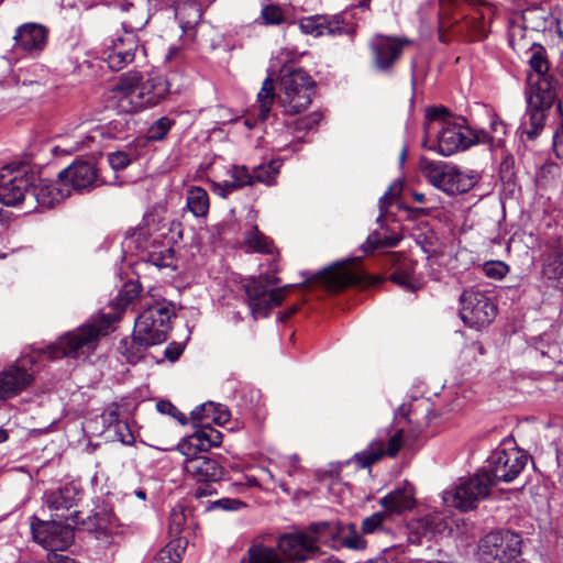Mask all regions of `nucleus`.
<instances>
[{"label": "nucleus", "mask_w": 563, "mask_h": 563, "mask_svg": "<svg viewBox=\"0 0 563 563\" xmlns=\"http://www.w3.org/2000/svg\"><path fill=\"white\" fill-rule=\"evenodd\" d=\"M529 66L527 111L522 125L528 137L533 139L543 128L548 110L563 91V77L549 71L545 49L536 43L531 47Z\"/></svg>", "instance_id": "1"}, {"label": "nucleus", "mask_w": 563, "mask_h": 563, "mask_svg": "<svg viewBox=\"0 0 563 563\" xmlns=\"http://www.w3.org/2000/svg\"><path fill=\"white\" fill-rule=\"evenodd\" d=\"M439 40L449 42L455 36L467 41H481L489 32L495 8L486 0H439Z\"/></svg>", "instance_id": "2"}, {"label": "nucleus", "mask_w": 563, "mask_h": 563, "mask_svg": "<svg viewBox=\"0 0 563 563\" xmlns=\"http://www.w3.org/2000/svg\"><path fill=\"white\" fill-rule=\"evenodd\" d=\"M169 91L164 76L152 73L143 80L139 71L123 74L110 91L111 107L121 113H136L158 104Z\"/></svg>", "instance_id": "3"}, {"label": "nucleus", "mask_w": 563, "mask_h": 563, "mask_svg": "<svg viewBox=\"0 0 563 563\" xmlns=\"http://www.w3.org/2000/svg\"><path fill=\"white\" fill-rule=\"evenodd\" d=\"M174 317V306L166 300L146 303L135 320L132 340L122 342L126 361L135 364L144 356L148 346L165 342Z\"/></svg>", "instance_id": "4"}, {"label": "nucleus", "mask_w": 563, "mask_h": 563, "mask_svg": "<svg viewBox=\"0 0 563 563\" xmlns=\"http://www.w3.org/2000/svg\"><path fill=\"white\" fill-rule=\"evenodd\" d=\"M428 123L424 129L429 133L438 125L437 146L434 150L442 156H450L456 152L467 150L478 141L485 140L482 130H473L466 125L464 118H457L444 107H432L427 110Z\"/></svg>", "instance_id": "5"}, {"label": "nucleus", "mask_w": 563, "mask_h": 563, "mask_svg": "<svg viewBox=\"0 0 563 563\" xmlns=\"http://www.w3.org/2000/svg\"><path fill=\"white\" fill-rule=\"evenodd\" d=\"M114 320L112 314H101L65 333L57 342L48 345L45 352L49 358H77L90 354L96 350L99 339L109 333Z\"/></svg>", "instance_id": "6"}, {"label": "nucleus", "mask_w": 563, "mask_h": 563, "mask_svg": "<svg viewBox=\"0 0 563 563\" xmlns=\"http://www.w3.org/2000/svg\"><path fill=\"white\" fill-rule=\"evenodd\" d=\"M279 90V101L285 111L296 114L311 103L314 81L302 68L284 65L280 69Z\"/></svg>", "instance_id": "7"}, {"label": "nucleus", "mask_w": 563, "mask_h": 563, "mask_svg": "<svg viewBox=\"0 0 563 563\" xmlns=\"http://www.w3.org/2000/svg\"><path fill=\"white\" fill-rule=\"evenodd\" d=\"M528 463V455L517 448L512 438H506L487 459V470L492 485L510 483L519 476Z\"/></svg>", "instance_id": "8"}, {"label": "nucleus", "mask_w": 563, "mask_h": 563, "mask_svg": "<svg viewBox=\"0 0 563 563\" xmlns=\"http://www.w3.org/2000/svg\"><path fill=\"white\" fill-rule=\"evenodd\" d=\"M421 170L433 187L449 195L466 192L478 180L476 172L462 173L456 166L441 161L422 162Z\"/></svg>", "instance_id": "9"}, {"label": "nucleus", "mask_w": 563, "mask_h": 563, "mask_svg": "<svg viewBox=\"0 0 563 563\" xmlns=\"http://www.w3.org/2000/svg\"><path fill=\"white\" fill-rule=\"evenodd\" d=\"M492 487L489 475L485 472H478L471 477L461 478L459 484L444 490L442 499L446 506L461 511H468L476 508L479 501L489 496Z\"/></svg>", "instance_id": "10"}, {"label": "nucleus", "mask_w": 563, "mask_h": 563, "mask_svg": "<svg viewBox=\"0 0 563 563\" xmlns=\"http://www.w3.org/2000/svg\"><path fill=\"white\" fill-rule=\"evenodd\" d=\"M521 542L516 532L493 531L481 540L478 555L485 563H519Z\"/></svg>", "instance_id": "11"}, {"label": "nucleus", "mask_w": 563, "mask_h": 563, "mask_svg": "<svg viewBox=\"0 0 563 563\" xmlns=\"http://www.w3.org/2000/svg\"><path fill=\"white\" fill-rule=\"evenodd\" d=\"M459 314L466 327L481 330L494 321L497 306L485 292L470 288L460 296Z\"/></svg>", "instance_id": "12"}, {"label": "nucleus", "mask_w": 563, "mask_h": 563, "mask_svg": "<svg viewBox=\"0 0 563 563\" xmlns=\"http://www.w3.org/2000/svg\"><path fill=\"white\" fill-rule=\"evenodd\" d=\"M278 283L279 278L271 277L268 274H265L261 275L260 279L252 280L246 285L247 303L254 320L260 317H267L271 309L283 302L285 291L294 287V285H287L274 289L268 288Z\"/></svg>", "instance_id": "13"}, {"label": "nucleus", "mask_w": 563, "mask_h": 563, "mask_svg": "<svg viewBox=\"0 0 563 563\" xmlns=\"http://www.w3.org/2000/svg\"><path fill=\"white\" fill-rule=\"evenodd\" d=\"M34 173H29L26 166H4L0 169V202L8 207H20L26 211V195H29Z\"/></svg>", "instance_id": "14"}, {"label": "nucleus", "mask_w": 563, "mask_h": 563, "mask_svg": "<svg viewBox=\"0 0 563 563\" xmlns=\"http://www.w3.org/2000/svg\"><path fill=\"white\" fill-rule=\"evenodd\" d=\"M81 498L80 486L74 482L48 489L44 494V504L52 517L71 520L73 523H84L80 512L73 510Z\"/></svg>", "instance_id": "15"}, {"label": "nucleus", "mask_w": 563, "mask_h": 563, "mask_svg": "<svg viewBox=\"0 0 563 563\" xmlns=\"http://www.w3.org/2000/svg\"><path fill=\"white\" fill-rule=\"evenodd\" d=\"M31 531L34 540L49 552L65 551L74 542V530L69 523L56 520L43 521L32 517Z\"/></svg>", "instance_id": "16"}, {"label": "nucleus", "mask_w": 563, "mask_h": 563, "mask_svg": "<svg viewBox=\"0 0 563 563\" xmlns=\"http://www.w3.org/2000/svg\"><path fill=\"white\" fill-rule=\"evenodd\" d=\"M140 40L133 31H123L104 43L103 59L109 68L119 71L132 63L140 47Z\"/></svg>", "instance_id": "17"}, {"label": "nucleus", "mask_w": 563, "mask_h": 563, "mask_svg": "<svg viewBox=\"0 0 563 563\" xmlns=\"http://www.w3.org/2000/svg\"><path fill=\"white\" fill-rule=\"evenodd\" d=\"M402 445L404 431L401 429L395 431L384 429L377 433V437L365 450L355 454V461L361 467H368L384 455L396 456Z\"/></svg>", "instance_id": "18"}, {"label": "nucleus", "mask_w": 563, "mask_h": 563, "mask_svg": "<svg viewBox=\"0 0 563 563\" xmlns=\"http://www.w3.org/2000/svg\"><path fill=\"white\" fill-rule=\"evenodd\" d=\"M29 190L25 213L36 211L38 208H53L70 195L69 188L64 187L59 178L57 181H49L36 175Z\"/></svg>", "instance_id": "19"}, {"label": "nucleus", "mask_w": 563, "mask_h": 563, "mask_svg": "<svg viewBox=\"0 0 563 563\" xmlns=\"http://www.w3.org/2000/svg\"><path fill=\"white\" fill-rule=\"evenodd\" d=\"M32 365L31 357H23L0 372V400L13 398L32 385Z\"/></svg>", "instance_id": "20"}, {"label": "nucleus", "mask_w": 563, "mask_h": 563, "mask_svg": "<svg viewBox=\"0 0 563 563\" xmlns=\"http://www.w3.org/2000/svg\"><path fill=\"white\" fill-rule=\"evenodd\" d=\"M407 44V38L375 35L368 44L374 67L379 71L390 70Z\"/></svg>", "instance_id": "21"}, {"label": "nucleus", "mask_w": 563, "mask_h": 563, "mask_svg": "<svg viewBox=\"0 0 563 563\" xmlns=\"http://www.w3.org/2000/svg\"><path fill=\"white\" fill-rule=\"evenodd\" d=\"M63 186L77 192L89 191L103 184L95 165L90 162L79 161L73 163L58 174Z\"/></svg>", "instance_id": "22"}, {"label": "nucleus", "mask_w": 563, "mask_h": 563, "mask_svg": "<svg viewBox=\"0 0 563 563\" xmlns=\"http://www.w3.org/2000/svg\"><path fill=\"white\" fill-rule=\"evenodd\" d=\"M361 273L352 271L343 264H335L324 268L305 280V285L320 284L331 291L340 290L346 286L360 284L364 278Z\"/></svg>", "instance_id": "23"}, {"label": "nucleus", "mask_w": 563, "mask_h": 563, "mask_svg": "<svg viewBox=\"0 0 563 563\" xmlns=\"http://www.w3.org/2000/svg\"><path fill=\"white\" fill-rule=\"evenodd\" d=\"M277 547L286 561L305 562L319 550L305 531L285 533L278 537Z\"/></svg>", "instance_id": "24"}, {"label": "nucleus", "mask_w": 563, "mask_h": 563, "mask_svg": "<svg viewBox=\"0 0 563 563\" xmlns=\"http://www.w3.org/2000/svg\"><path fill=\"white\" fill-rule=\"evenodd\" d=\"M48 30L42 24L29 22L16 27L14 47L31 55H38L47 44Z\"/></svg>", "instance_id": "25"}, {"label": "nucleus", "mask_w": 563, "mask_h": 563, "mask_svg": "<svg viewBox=\"0 0 563 563\" xmlns=\"http://www.w3.org/2000/svg\"><path fill=\"white\" fill-rule=\"evenodd\" d=\"M184 463L186 475L197 483H216L223 476V467L216 460L208 455H189Z\"/></svg>", "instance_id": "26"}, {"label": "nucleus", "mask_w": 563, "mask_h": 563, "mask_svg": "<svg viewBox=\"0 0 563 563\" xmlns=\"http://www.w3.org/2000/svg\"><path fill=\"white\" fill-rule=\"evenodd\" d=\"M253 185L251 170L245 165H231L221 180H211V191L225 199L236 190Z\"/></svg>", "instance_id": "27"}, {"label": "nucleus", "mask_w": 563, "mask_h": 563, "mask_svg": "<svg viewBox=\"0 0 563 563\" xmlns=\"http://www.w3.org/2000/svg\"><path fill=\"white\" fill-rule=\"evenodd\" d=\"M378 504L389 517L411 511L417 504L415 487L410 483L405 482L401 486L396 487L382 497Z\"/></svg>", "instance_id": "28"}, {"label": "nucleus", "mask_w": 563, "mask_h": 563, "mask_svg": "<svg viewBox=\"0 0 563 563\" xmlns=\"http://www.w3.org/2000/svg\"><path fill=\"white\" fill-rule=\"evenodd\" d=\"M344 19L340 14H316L299 20V29L303 34L319 37L343 33Z\"/></svg>", "instance_id": "29"}, {"label": "nucleus", "mask_w": 563, "mask_h": 563, "mask_svg": "<svg viewBox=\"0 0 563 563\" xmlns=\"http://www.w3.org/2000/svg\"><path fill=\"white\" fill-rule=\"evenodd\" d=\"M222 433L209 426L202 427L189 435L186 441L179 444L184 455H195L197 452H207L213 446L220 445Z\"/></svg>", "instance_id": "30"}, {"label": "nucleus", "mask_w": 563, "mask_h": 563, "mask_svg": "<svg viewBox=\"0 0 563 563\" xmlns=\"http://www.w3.org/2000/svg\"><path fill=\"white\" fill-rule=\"evenodd\" d=\"M386 265L394 268L390 280L407 290L417 288V279L415 278V263L399 253H388L386 255Z\"/></svg>", "instance_id": "31"}, {"label": "nucleus", "mask_w": 563, "mask_h": 563, "mask_svg": "<svg viewBox=\"0 0 563 563\" xmlns=\"http://www.w3.org/2000/svg\"><path fill=\"white\" fill-rule=\"evenodd\" d=\"M115 7L122 12L132 11L130 18L122 22L123 31H141L150 21L148 5L145 0H117Z\"/></svg>", "instance_id": "32"}, {"label": "nucleus", "mask_w": 563, "mask_h": 563, "mask_svg": "<svg viewBox=\"0 0 563 563\" xmlns=\"http://www.w3.org/2000/svg\"><path fill=\"white\" fill-rule=\"evenodd\" d=\"M542 274L551 287L563 290V252H556L548 256L543 264Z\"/></svg>", "instance_id": "33"}, {"label": "nucleus", "mask_w": 563, "mask_h": 563, "mask_svg": "<svg viewBox=\"0 0 563 563\" xmlns=\"http://www.w3.org/2000/svg\"><path fill=\"white\" fill-rule=\"evenodd\" d=\"M249 563H285L277 548L265 544H254L249 549Z\"/></svg>", "instance_id": "34"}, {"label": "nucleus", "mask_w": 563, "mask_h": 563, "mask_svg": "<svg viewBox=\"0 0 563 563\" xmlns=\"http://www.w3.org/2000/svg\"><path fill=\"white\" fill-rule=\"evenodd\" d=\"M275 100V86L271 77H267L262 85L260 92L257 93L258 111L257 119L264 122L269 113L272 106Z\"/></svg>", "instance_id": "35"}, {"label": "nucleus", "mask_w": 563, "mask_h": 563, "mask_svg": "<svg viewBox=\"0 0 563 563\" xmlns=\"http://www.w3.org/2000/svg\"><path fill=\"white\" fill-rule=\"evenodd\" d=\"M187 208L195 217H203L209 210L208 192L201 187H190L187 190Z\"/></svg>", "instance_id": "36"}, {"label": "nucleus", "mask_w": 563, "mask_h": 563, "mask_svg": "<svg viewBox=\"0 0 563 563\" xmlns=\"http://www.w3.org/2000/svg\"><path fill=\"white\" fill-rule=\"evenodd\" d=\"M305 532L309 536L312 543L318 545V543L325 544L330 542L338 533V529L332 522L320 521L311 523Z\"/></svg>", "instance_id": "37"}, {"label": "nucleus", "mask_w": 563, "mask_h": 563, "mask_svg": "<svg viewBox=\"0 0 563 563\" xmlns=\"http://www.w3.org/2000/svg\"><path fill=\"white\" fill-rule=\"evenodd\" d=\"M245 243L254 251L258 253L273 255L275 253V246L273 241L264 235L257 227H253L245 236Z\"/></svg>", "instance_id": "38"}, {"label": "nucleus", "mask_w": 563, "mask_h": 563, "mask_svg": "<svg viewBox=\"0 0 563 563\" xmlns=\"http://www.w3.org/2000/svg\"><path fill=\"white\" fill-rule=\"evenodd\" d=\"M285 20V12L280 5L265 3L262 5L260 16L255 22L264 26H278L282 25Z\"/></svg>", "instance_id": "39"}, {"label": "nucleus", "mask_w": 563, "mask_h": 563, "mask_svg": "<svg viewBox=\"0 0 563 563\" xmlns=\"http://www.w3.org/2000/svg\"><path fill=\"white\" fill-rule=\"evenodd\" d=\"M401 236L397 234L383 235L378 231H374L368 235L366 241L362 244V249L365 253L374 252L375 250L383 247H394L398 245Z\"/></svg>", "instance_id": "40"}, {"label": "nucleus", "mask_w": 563, "mask_h": 563, "mask_svg": "<svg viewBox=\"0 0 563 563\" xmlns=\"http://www.w3.org/2000/svg\"><path fill=\"white\" fill-rule=\"evenodd\" d=\"M282 163L279 161H269L267 164L260 165L251 172L253 178V185L261 183L265 185H272L275 181Z\"/></svg>", "instance_id": "41"}, {"label": "nucleus", "mask_w": 563, "mask_h": 563, "mask_svg": "<svg viewBox=\"0 0 563 563\" xmlns=\"http://www.w3.org/2000/svg\"><path fill=\"white\" fill-rule=\"evenodd\" d=\"M489 125L490 133L482 130L485 134V140L478 141V144H489L490 147H498L501 145L504 137L507 134V125L498 118H493Z\"/></svg>", "instance_id": "42"}, {"label": "nucleus", "mask_w": 563, "mask_h": 563, "mask_svg": "<svg viewBox=\"0 0 563 563\" xmlns=\"http://www.w3.org/2000/svg\"><path fill=\"white\" fill-rule=\"evenodd\" d=\"M174 124L175 120L168 117H162L155 120L146 131V139L151 142L163 141Z\"/></svg>", "instance_id": "43"}, {"label": "nucleus", "mask_w": 563, "mask_h": 563, "mask_svg": "<svg viewBox=\"0 0 563 563\" xmlns=\"http://www.w3.org/2000/svg\"><path fill=\"white\" fill-rule=\"evenodd\" d=\"M176 19H178L181 27L189 26L196 23L201 14L200 9L196 3H178L175 9Z\"/></svg>", "instance_id": "44"}, {"label": "nucleus", "mask_w": 563, "mask_h": 563, "mask_svg": "<svg viewBox=\"0 0 563 563\" xmlns=\"http://www.w3.org/2000/svg\"><path fill=\"white\" fill-rule=\"evenodd\" d=\"M103 136V128L100 125L95 126L89 131H78L76 141L74 146L67 148V151H79L82 148H91L92 144L99 141Z\"/></svg>", "instance_id": "45"}, {"label": "nucleus", "mask_w": 563, "mask_h": 563, "mask_svg": "<svg viewBox=\"0 0 563 563\" xmlns=\"http://www.w3.org/2000/svg\"><path fill=\"white\" fill-rule=\"evenodd\" d=\"M389 516L384 511H377L363 519L361 530L364 534H372L383 529L384 522Z\"/></svg>", "instance_id": "46"}, {"label": "nucleus", "mask_w": 563, "mask_h": 563, "mask_svg": "<svg viewBox=\"0 0 563 563\" xmlns=\"http://www.w3.org/2000/svg\"><path fill=\"white\" fill-rule=\"evenodd\" d=\"M342 544L352 550H363L366 547V541L357 531L355 525H349L347 532L342 537Z\"/></svg>", "instance_id": "47"}, {"label": "nucleus", "mask_w": 563, "mask_h": 563, "mask_svg": "<svg viewBox=\"0 0 563 563\" xmlns=\"http://www.w3.org/2000/svg\"><path fill=\"white\" fill-rule=\"evenodd\" d=\"M483 273L493 279H501L509 271L508 265L503 261H487L482 266Z\"/></svg>", "instance_id": "48"}, {"label": "nucleus", "mask_w": 563, "mask_h": 563, "mask_svg": "<svg viewBox=\"0 0 563 563\" xmlns=\"http://www.w3.org/2000/svg\"><path fill=\"white\" fill-rule=\"evenodd\" d=\"M141 287L136 283H125L119 292V306L128 307L134 299L140 296Z\"/></svg>", "instance_id": "49"}, {"label": "nucleus", "mask_w": 563, "mask_h": 563, "mask_svg": "<svg viewBox=\"0 0 563 563\" xmlns=\"http://www.w3.org/2000/svg\"><path fill=\"white\" fill-rule=\"evenodd\" d=\"M401 191V184L394 183L391 184L384 196L379 199V217L378 220L387 213L389 205L399 196Z\"/></svg>", "instance_id": "50"}, {"label": "nucleus", "mask_w": 563, "mask_h": 563, "mask_svg": "<svg viewBox=\"0 0 563 563\" xmlns=\"http://www.w3.org/2000/svg\"><path fill=\"white\" fill-rule=\"evenodd\" d=\"M214 410H217L216 402L208 401L201 404L191 411V419L198 422H202L203 420L212 421L213 412H216Z\"/></svg>", "instance_id": "51"}, {"label": "nucleus", "mask_w": 563, "mask_h": 563, "mask_svg": "<svg viewBox=\"0 0 563 563\" xmlns=\"http://www.w3.org/2000/svg\"><path fill=\"white\" fill-rule=\"evenodd\" d=\"M108 163L114 170H121L131 163V156L123 151L112 152L108 154Z\"/></svg>", "instance_id": "52"}, {"label": "nucleus", "mask_w": 563, "mask_h": 563, "mask_svg": "<svg viewBox=\"0 0 563 563\" xmlns=\"http://www.w3.org/2000/svg\"><path fill=\"white\" fill-rule=\"evenodd\" d=\"M322 115L319 112L310 113L303 118H300L295 121V130L300 131H310L314 129L319 122L321 121Z\"/></svg>", "instance_id": "53"}, {"label": "nucleus", "mask_w": 563, "mask_h": 563, "mask_svg": "<svg viewBox=\"0 0 563 563\" xmlns=\"http://www.w3.org/2000/svg\"><path fill=\"white\" fill-rule=\"evenodd\" d=\"M157 410L163 415H168L176 419L181 424H185L187 422L186 416L180 412L170 401L168 400H159L156 404Z\"/></svg>", "instance_id": "54"}, {"label": "nucleus", "mask_w": 563, "mask_h": 563, "mask_svg": "<svg viewBox=\"0 0 563 563\" xmlns=\"http://www.w3.org/2000/svg\"><path fill=\"white\" fill-rule=\"evenodd\" d=\"M180 556L172 544L166 545L157 552L153 563H179Z\"/></svg>", "instance_id": "55"}, {"label": "nucleus", "mask_w": 563, "mask_h": 563, "mask_svg": "<svg viewBox=\"0 0 563 563\" xmlns=\"http://www.w3.org/2000/svg\"><path fill=\"white\" fill-rule=\"evenodd\" d=\"M424 529L431 533H439L445 528V522L439 515H426L421 519Z\"/></svg>", "instance_id": "56"}, {"label": "nucleus", "mask_w": 563, "mask_h": 563, "mask_svg": "<svg viewBox=\"0 0 563 563\" xmlns=\"http://www.w3.org/2000/svg\"><path fill=\"white\" fill-rule=\"evenodd\" d=\"M186 517L183 509L174 508L170 511L169 516V531L173 534H178L181 532L185 526Z\"/></svg>", "instance_id": "57"}, {"label": "nucleus", "mask_w": 563, "mask_h": 563, "mask_svg": "<svg viewBox=\"0 0 563 563\" xmlns=\"http://www.w3.org/2000/svg\"><path fill=\"white\" fill-rule=\"evenodd\" d=\"M115 432V438L125 445H132L135 441L134 434L132 433L130 427L125 422L117 423L113 427Z\"/></svg>", "instance_id": "58"}, {"label": "nucleus", "mask_w": 563, "mask_h": 563, "mask_svg": "<svg viewBox=\"0 0 563 563\" xmlns=\"http://www.w3.org/2000/svg\"><path fill=\"white\" fill-rule=\"evenodd\" d=\"M101 419L107 428H111L117 426V423H120L121 421L119 420L118 406L113 404L109 406L107 409H104V411L101 415Z\"/></svg>", "instance_id": "59"}, {"label": "nucleus", "mask_w": 563, "mask_h": 563, "mask_svg": "<svg viewBox=\"0 0 563 563\" xmlns=\"http://www.w3.org/2000/svg\"><path fill=\"white\" fill-rule=\"evenodd\" d=\"M212 416V422L217 424H224L230 420V411L224 405L217 404V410Z\"/></svg>", "instance_id": "60"}, {"label": "nucleus", "mask_w": 563, "mask_h": 563, "mask_svg": "<svg viewBox=\"0 0 563 563\" xmlns=\"http://www.w3.org/2000/svg\"><path fill=\"white\" fill-rule=\"evenodd\" d=\"M183 57V47L179 45H173L168 48L164 62L165 63H176L180 60Z\"/></svg>", "instance_id": "61"}, {"label": "nucleus", "mask_w": 563, "mask_h": 563, "mask_svg": "<svg viewBox=\"0 0 563 563\" xmlns=\"http://www.w3.org/2000/svg\"><path fill=\"white\" fill-rule=\"evenodd\" d=\"M514 164H515V161H514V157L509 154H507L501 163H500V173L503 175L504 178H510L512 173H511V169L514 167Z\"/></svg>", "instance_id": "62"}, {"label": "nucleus", "mask_w": 563, "mask_h": 563, "mask_svg": "<svg viewBox=\"0 0 563 563\" xmlns=\"http://www.w3.org/2000/svg\"><path fill=\"white\" fill-rule=\"evenodd\" d=\"M183 353V346L180 344H177V343H170L166 349H165V356L170 361V362H175L179 358V356L181 355Z\"/></svg>", "instance_id": "63"}, {"label": "nucleus", "mask_w": 563, "mask_h": 563, "mask_svg": "<svg viewBox=\"0 0 563 563\" xmlns=\"http://www.w3.org/2000/svg\"><path fill=\"white\" fill-rule=\"evenodd\" d=\"M298 463H299V460L296 455H292L287 460V462L285 464V467H286L285 472L288 476L291 477L298 472V470H299Z\"/></svg>", "instance_id": "64"}]
</instances>
